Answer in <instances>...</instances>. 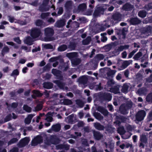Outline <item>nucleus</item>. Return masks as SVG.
Listing matches in <instances>:
<instances>
[{"label":"nucleus","instance_id":"nucleus-1","mask_svg":"<svg viewBox=\"0 0 152 152\" xmlns=\"http://www.w3.org/2000/svg\"><path fill=\"white\" fill-rule=\"evenodd\" d=\"M45 37L44 40L45 41H50L53 40L51 37L54 34L53 29L50 28H47L45 29Z\"/></svg>","mask_w":152,"mask_h":152},{"label":"nucleus","instance_id":"nucleus-2","mask_svg":"<svg viewBox=\"0 0 152 152\" xmlns=\"http://www.w3.org/2000/svg\"><path fill=\"white\" fill-rule=\"evenodd\" d=\"M118 132L121 134L122 135V138L123 139H126L129 138L132 134L129 132L126 133V134H124L125 133V131L124 127L121 126L118 128Z\"/></svg>","mask_w":152,"mask_h":152},{"label":"nucleus","instance_id":"nucleus-3","mask_svg":"<svg viewBox=\"0 0 152 152\" xmlns=\"http://www.w3.org/2000/svg\"><path fill=\"white\" fill-rule=\"evenodd\" d=\"M30 34L31 36L33 38H35L41 36L42 33L39 29L34 28L32 29Z\"/></svg>","mask_w":152,"mask_h":152},{"label":"nucleus","instance_id":"nucleus-4","mask_svg":"<svg viewBox=\"0 0 152 152\" xmlns=\"http://www.w3.org/2000/svg\"><path fill=\"white\" fill-rule=\"evenodd\" d=\"M132 102H130L129 105H127L125 106L124 105H122L119 108L121 113L124 114H127L128 113L127 110L132 107Z\"/></svg>","mask_w":152,"mask_h":152},{"label":"nucleus","instance_id":"nucleus-5","mask_svg":"<svg viewBox=\"0 0 152 152\" xmlns=\"http://www.w3.org/2000/svg\"><path fill=\"white\" fill-rule=\"evenodd\" d=\"M121 15L119 13H116L113 15L112 20L113 24L118 23L121 20Z\"/></svg>","mask_w":152,"mask_h":152},{"label":"nucleus","instance_id":"nucleus-6","mask_svg":"<svg viewBox=\"0 0 152 152\" xmlns=\"http://www.w3.org/2000/svg\"><path fill=\"white\" fill-rule=\"evenodd\" d=\"M49 0H44L42 5L39 8V10L41 11H48L49 9V6L48 5Z\"/></svg>","mask_w":152,"mask_h":152},{"label":"nucleus","instance_id":"nucleus-7","mask_svg":"<svg viewBox=\"0 0 152 152\" xmlns=\"http://www.w3.org/2000/svg\"><path fill=\"white\" fill-rule=\"evenodd\" d=\"M42 141V139L41 137L39 135L37 136L32 140L31 144L33 146H36L41 143Z\"/></svg>","mask_w":152,"mask_h":152},{"label":"nucleus","instance_id":"nucleus-8","mask_svg":"<svg viewBox=\"0 0 152 152\" xmlns=\"http://www.w3.org/2000/svg\"><path fill=\"white\" fill-rule=\"evenodd\" d=\"M101 71L106 73L108 76H111L114 74V71L111 70L110 68L105 67L101 69Z\"/></svg>","mask_w":152,"mask_h":152},{"label":"nucleus","instance_id":"nucleus-9","mask_svg":"<svg viewBox=\"0 0 152 152\" xmlns=\"http://www.w3.org/2000/svg\"><path fill=\"white\" fill-rule=\"evenodd\" d=\"M8 20L9 21L12 23L14 22L15 23H18L21 25H24L25 24V23L22 21H20V20H17L15 19L13 17L9 16L8 17Z\"/></svg>","mask_w":152,"mask_h":152},{"label":"nucleus","instance_id":"nucleus-10","mask_svg":"<svg viewBox=\"0 0 152 152\" xmlns=\"http://www.w3.org/2000/svg\"><path fill=\"white\" fill-rule=\"evenodd\" d=\"M29 141L30 140L28 138L25 137L21 140L19 146L20 147L24 146L28 143Z\"/></svg>","mask_w":152,"mask_h":152},{"label":"nucleus","instance_id":"nucleus-11","mask_svg":"<svg viewBox=\"0 0 152 152\" xmlns=\"http://www.w3.org/2000/svg\"><path fill=\"white\" fill-rule=\"evenodd\" d=\"M151 27L150 26H148L145 28L143 27V34H148V35H149L151 34Z\"/></svg>","mask_w":152,"mask_h":152},{"label":"nucleus","instance_id":"nucleus-12","mask_svg":"<svg viewBox=\"0 0 152 152\" xmlns=\"http://www.w3.org/2000/svg\"><path fill=\"white\" fill-rule=\"evenodd\" d=\"M34 115V114H29L25 120V123L26 124H29L31 122L32 118Z\"/></svg>","mask_w":152,"mask_h":152},{"label":"nucleus","instance_id":"nucleus-13","mask_svg":"<svg viewBox=\"0 0 152 152\" xmlns=\"http://www.w3.org/2000/svg\"><path fill=\"white\" fill-rule=\"evenodd\" d=\"M33 41L32 39L30 37H26L24 40L25 44L30 45L33 44Z\"/></svg>","mask_w":152,"mask_h":152},{"label":"nucleus","instance_id":"nucleus-14","mask_svg":"<svg viewBox=\"0 0 152 152\" xmlns=\"http://www.w3.org/2000/svg\"><path fill=\"white\" fill-rule=\"evenodd\" d=\"M107 90L115 94H118L120 92L119 88L118 87L114 88H110L109 89V88L107 89Z\"/></svg>","mask_w":152,"mask_h":152},{"label":"nucleus","instance_id":"nucleus-15","mask_svg":"<svg viewBox=\"0 0 152 152\" xmlns=\"http://www.w3.org/2000/svg\"><path fill=\"white\" fill-rule=\"evenodd\" d=\"M129 47V45H126L124 46H120L118 47V49L117 50H115L117 53H118V54L120 52L123 50H124L128 49Z\"/></svg>","mask_w":152,"mask_h":152},{"label":"nucleus","instance_id":"nucleus-16","mask_svg":"<svg viewBox=\"0 0 152 152\" xmlns=\"http://www.w3.org/2000/svg\"><path fill=\"white\" fill-rule=\"evenodd\" d=\"M98 110L101 113L104 115H107L108 113L107 110L101 107H98Z\"/></svg>","mask_w":152,"mask_h":152},{"label":"nucleus","instance_id":"nucleus-17","mask_svg":"<svg viewBox=\"0 0 152 152\" xmlns=\"http://www.w3.org/2000/svg\"><path fill=\"white\" fill-rule=\"evenodd\" d=\"M65 21L64 20L58 21L56 23V26L58 27H61L64 26L65 23Z\"/></svg>","mask_w":152,"mask_h":152},{"label":"nucleus","instance_id":"nucleus-18","mask_svg":"<svg viewBox=\"0 0 152 152\" xmlns=\"http://www.w3.org/2000/svg\"><path fill=\"white\" fill-rule=\"evenodd\" d=\"M80 60L79 59L75 58L71 60V62L72 66H75L78 65L80 63Z\"/></svg>","mask_w":152,"mask_h":152},{"label":"nucleus","instance_id":"nucleus-19","mask_svg":"<svg viewBox=\"0 0 152 152\" xmlns=\"http://www.w3.org/2000/svg\"><path fill=\"white\" fill-rule=\"evenodd\" d=\"M87 81V78L86 76H83L80 77L78 80L79 82L81 83L85 84Z\"/></svg>","mask_w":152,"mask_h":152},{"label":"nucleus","instance_id":"nucleus-20","mask_svg":"<svg viewBox=\"0 0 152 152\" xmlns=\"http://www.w3.org/2000/svg\"><path fill=\"white\" fill-rule=\"evenodd\" d=\"M77 56V54L76 53H72L67 54L66 56L69 58L72 59H74Z\"/></svg>","mask_w":152,"mask_h":152},{"label":"nucleus","instance_id":"nucleus-21","mask_svg":"<svg viewBox=\"0 0 152 152\" xmlns=\"http://www.w3.org/2000/svg\"><path fill=\"white\" fill-rule=\"evenodd\" d=\"M130 22L133 25L136 24L140 22V21L137 18H134L131 19Z\"/></svg>","mask_w":152,"mask_h":152},{"label":"nucleus","instance_id":"nucleus-22","mask_svg":"<svg viewBox=\"0 0 152 152\" xmlns=\"http://www.w3.org/2000/svg\"><path fill=\"white\" fill-rule=\"evenodd\" d=\"M53 114L51 113H48L47 115L46 120L48 122H51L52 121Z\"/></svg>","mask_w":152,"mask_h":152},{"label":"nucleus","instance_id":"nucleus-23","mask_svg":"<svg viewBox=\"0 0 152 152\" xmlns=\"http://www.w3.org/2000/svg\"><path fill=\"white\" fill-rule=\"evenodd\" d=\"M94 135L95 139L97 140H99L102 137V135L99 133L97 132H94Z\"/></svg>","mask_w":152,"mask_h":152},{"label":"nucleus","instance_id":"nucleus-24","mask_svg":"<svg viewBox=\"0 0 152 152\" xmlns=\"http://www.w3.org/2000/svg\"><path fill=\"white\" fill-rule=\"evenodd\" d=\"M129 85L127 84H124L122 87V91L123 93H126L128 92Z\"/></svg>","mask_w":152,"mask_h":152},{"label":"nucleus","instance_id":"nucleus-25","mask_svg":"<svg viewBox=\"0 0 152 152\" xmlns=\"http://www.w3.org/2000/svg\"><path fill=\"white\" fill-rule=\"evenodd\" d=\"M60 126L59 124H57L56 125H53L52 127V130L56 132L59 131L60 129Z\"/></svg>","mask_w":152,"mask_h":152},{"label":"nucleus","instance_id":"nucleus-26","mask_svg":"<svg viewBox=\"0 0 152 152\" xmlns=\"http://www.w3.org/2000/svg\"><path fill=\"white\" fill-rule=\"evenodd\" d=\"M94 126L96 129L99 130H102L104 129V127L98 123H94Z\"/></svg>","mask_w":152,"mask_h":152},{"label":"nucleus","instance_id":"nucleus-27","mask_svg":"<svg viewBox=\"0 0 152 152\" xmlns=\"http://www.w3.org/2000/svg\"><path fill=\"white\" fill-rule=\"evenodd\" d=\"M43 86L45 88L50 89L52 87L53 85L50 83H45L43 84Z\"/></svg>","mask_w":152,"mask_h":152},{"label":"nucleus","instance_id":"nucleus-28","mask_svg":"<svg viewBox=\"0 0 152 152\" xmlns=\"http://www.w3.org/2000/svg\"><path fill=\"white\" fill-rule=\"evenodd\" d=\"M148 23H152V17H148L143 20V23L147 24Z\"/></svg>","mask_w":152,"mask_h":152},{"label":"nucleus","instance_id":"nucleus-29","mask_svg":"<svg viewBox=\"0 0 152 152\" xmlns=\"http://www.w3.org/2000/svg\"><path fill=\"white\" fill-rule=\"evenodd\" d=\"M146 101L148 102H152V93L148 94L146 98Z\"/></svg>","mask_w":152,"mask_h":152},{"label":"nucleus","instance_id":"nucleus-30","mask_svg":"<svg viewBox=\"0 0 152 152\" xmlns=\"http://www.w3.org/2000/svg\"><path fill=\"white\" fill-rule=\"evenodd\" d=\"M52 72L53 74L56 76H60V72L56 69H52Z\"/></svg>","mask_w":152,"mask_h":152},{"label":"nucleus","instance_id":"nucleus-31","mask_svg":"<svg viewBox=\"0 0 152 152\" xmlns=\"http://www.w3.org/2000/svg\"><path fill=\"white\" fill-rule=\"evenodd\" d=\"M114 83V81L112 79H110L108 80L107 83V87H109V88H108L109 89L110 88H112ZM108 88H107L106 89Z\"/></svg>","mask_w":152,"mask_h":152},{"label":"nucleus","instance_id":"nucleus-32","mask_svg":"<svg viewBox=\"0 0 152 152\" xmlns=\"http://www.w3.org/2000/svg\"><path fill=\"white\" fill-rule=\"evenodd\" d=\"M21 50H23L26 52H29L31 51V48L30 47H27L25 46L22 45L20 48Z\"/></svg>","mask_w":152,"mask_h":152},{"label":"nucleus","instance_id":"nucleus-33","mask_svg":"<svg viewBox=\"0 0 152 152\" xmlns=\"http://www.w3.org/2000/svg\"><path fill=\"white\" fill-rule=\"evenodd\" d=\"M94 115L97 119L99 120H101L103 118V117L101 115V114L99 113H95L94 114Z\"/></svg>","mask_w":152,"mask_h":152},{"label":"nucleus","instance_id":"nucleus-34","mask_svg":"<svg viewBox=\"0 0 152 152\" xmlns=\"http://www.w3.org/2000/svg\"><path fill=\"white\" fill-rule=\"evenodd\" d=\"M42 46L45 49H52L53 48V46L50 44H44Z\"/></svg>","mask_w":152,"mask_h":152},{"label":"nucleus","instance_id":"nucleus-35","mask_svg":"<svg viewBox=\"0 0 152 152\" xmlns=\"http://www.w3.org/2000/svg\"><path fill=\"white\" fill-rule=\"evenodd\" d=\"M67 48V46L65 45L61 46L58 48V50L59 51H63L65 50Z\"/></svg>","mask_w":152,"mask_h":152},{"label":"nucleus","instance_id":"nucleus-36","mask_svg":"<svg viewBox=\"0 0 152 152\" xmlns=\"http://www.w3.org/2000/svg\"><path fill=\"white\" fill-rule=\"evenodd\" d=\"M91 41V38L88 37L87 39L83 41V45H86L88 44Z\"/></svg>","mask_w":152,"mask_h":152},{"label":"nucleus","instance_id":"nucleus-37","mask_svg":"<svg viewBox=\"0 0 152 152\" xmlns=\"http://www.w3.org/2000/svg\"><path fill=\"white\" fill-rule=\"evenodd\" d=\"M129 64L130 62L129 61H125L122 63V67L123 69H125Z\"/></svg>","mask_w":152,"mask_h":152},{"label":"nucleus","instance_id":"nucleus-38","mask_svg":"<svg viewBox=\"0 0 152 152\" xmlns=\"http://www.w3.org/2000/svg\"><path fill=\"white\" fill-rule=\"evenodd\" d=\"M6 104L7 106L8 107L9 109H10L11 108H15L16 107H17L18 105L17 104L15 103H12L11 106L9 105L8 103L7 102L6 103Z\"/></svg>","mask_w":152,"mask_h":152},{"label":"nucleus","instance_id":"nucleus-39","mask_svg":"<svg viewBox=\"0 0 152 152\" xmlns=\"http://www.w3.org/2000/svg\"><path fill=\"white\" fill-rule=\"evenodd\" d=\"M142 111L138 112L136 115V118L138 121H141L142 120V115L141 114Z\"/></svg>","mask_w":152,"mask_h":152},{"label":"nucleus","instance_id":"nucleus-40","mask_svg":"<svg viewBox=\"0 0 152 152\" xmlns=\"http://www.w3.org/2000/svg\"><path fill=\"white\" fill-rule=\"evenodd\" d=\"M104 56L103 55L100 54L96 55V59L98 61H100L103 59Z\"/></svg>","mask_w":152,"mask_h":152},{"label":"nucleus","instance_id":"nucleus-41","mask_svg":"<svg viewBox=\"0 0 152 152\" xmlns=\"http://www.w3.org/2000/svg\"><path fill=\"white\" fill-rule=\"evenodd\" d=\"M106 33H105L101 34V35L102 36L101 39L102 41L103 42H105L107 40V38L105 36V35H106Z\"/></svg>","mask_w":152,"mask_h":152},{"label":"nucleus","instance_id":"nucleus-42","mask_svg":"<svg viewBox=\"0 0 152 152\" xmlns=\"http://www.w3.org/2000/svg\"><path fill=\"white\" fill-rule=\"evenodd\" d=\"M36 24L38 26H43L44 24L42 20H39L36 21Z\"/></svg>","mask_w":152,"mask_h":152},{"label":"nucleus","instance_id":"nucleus-43","mask_svg":"<svg viewBox=\"0 0 152 152\" xmlns=\"http://www.w3.org/2000/svg\"><path fill=\"white\" fill-rule=\"evenodd\" d=\"M142 55V53L141 52H139L136 54L134 57V58L135 60H138Z\"/></svg>","mask_w":152,"mask_h":152},{"label":"nucleus","instance_id":"nucleus-44","mask_svg":"<svg viewBox=\"0 0 152 152\" xmlns=\"http://www.w3.org/2000/svg\"><path fill=\"white\" fill-rule=\"evenodd\" d=\"M9 50V48L7 46L4 47L2 50V53L3 55L5 53L8 52Z\"/></svg>","mask_w":152,"mask_h":152},{"label":"nucleus","instance_id":"nucleus-45","mask_svg":"<svg viewBox=\"0 0 152 152\" xmlns=\"http://www.w3.org/2000/svg\"><path fill=\"white\" fill-rule=\"evenodd\" d=\"M24 110L28 112H30L31 111V109L30 107L28 106L27 105H24L23 107Z\"/></svg>","mask_w":152,"mask_h":152},{"label":"nucleus","instance_id":"nucleus-46","mask_svg":"<svg viewBox=\"0 0 152 152\" xmlns=\"http://www.w3.org/2000/svg\"><path fill=\"white\" fill-rule=\"evenodd\" d=\"M54 82L57 84V85L61 88H63L64 84L63 83H61L58 81H55Z\"/></svg>","mask_w":152,"mask_h":152},{"label":"nucleus","instance_id":"nucleus-47","mask_svg":"<svg viewBox=\"0 0 152 152\" xmlns=\"http://www.w3.org/2000/svg\"><path fill=\"white\" fill-rule=\"evenodd\" d=\"M19 74V72L17 69L14 70L11 74V76L18 75Z\"/></svg>","mask_w":152,"mask_h":152},{"label":"nucleus","instance_id":"nucleus-48","mask_svg":"<svg viewBox=\"0 0 152 152\" xmlns=\"http://www.w3.org/2000/svg\"><path fill=\"white\" fill-rule=\"evenodd\" d=\"M64 103L66 105H69L72 104V102L70 100L65 99L64 101Z\"/></svg>","mask_w":152,"mask_h":152},{"label":"nucleus","instance_id":"nucleus-49","mask_svg":"<svg viewBox=\"0 0 152 152\" xmlns=\"http://www.w3.org/2000/svg\"><path fill=\"white\" fill-rule=\"evenodd\" d=\"M86 5L85 4H82L79 6V8L80 10H83L86 8Z\"/></svg>","mask_w":152,"mask_h":152},{"label":"nucleus","instance_id":"nucleus-50","mask_svg":"<svg viewBox=\"0 0 152 152\" xmlns=\"http://www.w3.org/2000/svg\"><path fill=\"white\" fill-rule=\"evenodd\" d=\"M137 51V49H135L133 50L132 52H131L128 56L129 58H132L134 54Z\"/></svg>","mask_w":152,"mask_h":152},{"label":"nucleus","instance_id":"nucleus-51","mask_svg":"<svg viewBox=\"0 0 152 152\" xmlns=\"http://www.w3.org/2000/svg\"><path fill=\"white\" fill-rule=\"evenodd\" d=\"M33 93L37 96H41L42 94L38 91L34 90L33 91Z\"/></svg>","mask_w":152,"mask_h":152},{"label":"nucleus","instance_id":"nucleus-52","mask_svg":"<svg viewBox=\"0 0 152 152\" xmlns=\"http://www.w3.org/2000/svg\"><path fill=\"white\" fill-rule=\"evenodd\" d=\"M12 116V115H10L7 116L4 119V122H7L10 120Z\"/></svg>","mask_w":152,"mask_h":152},{"label":"nucleus","instance_id":"nucleus-53","mask_svg":"<svg viewBox=\"0 0 152 152\" xmlns=\"http://www.w3.org/2000/svg\"><path fill=\"white\" fill-rule=\"evenodd\" d=\"M94 89L96 90L97 91L100 90L101 89L100 83H99V85H94Z\"/></svg>","mask_w":152,"mask_h":152},{"label":"nucleus","instance_id":"nucleus-54","mask_svg":"<svg viewBox=\"0 0 152 152\" xmlns=\"http://www.w3.org/2000/svg\"><path fill=\"white\" fill-rule=\"evenodd\" d=\"M49 14V13L48 12L42 13L41 15V18L42 19H44L47 16H48Z\"/></svg>","mask_w":152,"mask_h":152},{"label":"nucleus","instance_id":"nucleus-55","mask_svg":"<svg viewBox=\"0 0 152 152\" xmlns=\"http://www.w3.org/2000/svg\"><path fill=\"white\" fill-rule=\"evenodd\" d=\"M107 97L106 99L108 101H110L112 98V96L109 93H107L106 94Z\"/></svg>","mask_w":152,"mask_h":152},{"label":"nucleus","instance_id":"nucleus-56","mask_svg":"<svg viewBox=\"0 0 152 152\" xmlns=\"http://www.w3.org/2000/svg\"><path fill=\"white\" fill-rule=\"evenodd\" d=\"M38 0L35 1H34L29 3V4L30 5L34 6H37L38 5Z\"/></svg>","mask_w":152,"mask_h":152},{"label":"nucleus","instance_id":"nucleus-57","mask_svg":"<svg viewBox=\"0 0 152 152\" xmlns=\"http://www.w3.org/2000/svg\"><path fill=\"white\" fill-rule=\"evenodd\" d=\"M42 108V105L41 104H38L35 108V111H38Z\"/></svg>","mask_w":152,"mask_h":152},{"label":"nucleus","instance_id":"nucleus-58","mask_svg":"<svg viewBox=\"0 0 152 152\" xmlns=\"http://www.w3.org/2000/svg\"><path fill=\"white\" fill-rule=\"evenodd\" d=\"M14 40L15 41L19 44H20L21 43V41L20 40L19 37L14 38Z\"/></svg>","mask_w":152,"mask_h":152},{"label":"nucleus","instance_id":"nucleus-59","mask_svg":"<svg viewBox=\"0 0 152 152\" xmlns=\"http://www.w3.org/2000/svg\"><path fill=\"white\" fill-rule=\"evenodd\" d=\"M21 151V150L20 152L19 151L17 148H14L10 150V152H20Z\"/></svg>","mask_w":152,"mask_h":152},{"label":"nucleus","instance_id":"nucleus-60","mask_svg":"<svg viewBox=\"0 0 152 152\" xmlns=\"http://www.w3.org/2000/svg\"><path fill=\"white\" fill-rule=\"evenodd\" d=\"M18 139H17L16 138H14L13 139H12L9 142V144H10L12 143H14L15 142H16L17 140Z\"/></svg>","mask_w":152,"mask_h":152},{"label":"nucleus","instance_id":"nucleus-61","mask_svg":"<svg viewBox=\"0 0 152 152\" xmlns=\"http://www.w3.org/2000/svg\"><path fill=\"white\" fill-rule=\"evenodd\" d=\"M146 81L149 83L152 82V74L149 77L146 79Z\"/></svg>","mask_w":152,"mask_h":152},{"label":"nucleus","instance_id":"nucleus-62","mask_svg":"<svg viewBox=\"0 0 152 152\" xmlns=\"http://www.w3.org/2000/svg\"><path fill=\"white\" fill-rule=\"evenodd\" d=\"M26 62V60L25 59L21 58L19 61V63L21 64H24Z\"/></svg>","mask_w":152,"mask_h":152},{"label":"nucleus","instance_id":"nucleus-63","mask_svg":"<svg viewBox=\"0 0 152 152\" xmlns=\"http://www.w3.org/2000/svg\"><path fill=\"white\" fill-rule=\"evenodd\" d=\"M63 11V9L62 7H60L59 8L58 11V15H60L62 14Z\"/></svg>","mask_w":152,"mask_h":152},{"label":"nucleus","instance_id":"nucleus-64","mask_svg":"<svg viewBox=\"0 0 152 152\" xmlns=\"http://www.w3.org/2000/svg\"><path fill=\"white\" fill-rule=\"evenodd\" d=\"M148 117L149 119L152 120V111L149 112Z\"/></svg>","mask_w":152,"mask_h":152}]
</instances>
